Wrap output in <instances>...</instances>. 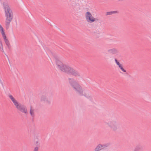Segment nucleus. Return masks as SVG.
<instances>
[{
	"instance_id": "7",
	"label": "nucleus",
	"mask_w": 151,
	"mask_h": 151,
	"mask_svg": "<svg viewBox=\"0 0 151 151\" xmlns=\"http://www.w3.org/2000/svg\"><path fill=\"white\" fill-rule=\"evenodd\" d=\"M107 125L113 130H115L118 128L117 123L116 121H113L107 123Z\"/></svg>"
},
{
	"instance_id": "1",
	"label": "nucleus",
	"mask_w": 151,
	"mask_h": 151,
	"mask_svg": "<svg viewBox=\"0 0 151 151\" xmlns=\"http://www.w3.org/2000/svg\"><path fill=\"white\" fill-rule=\"evenodd\" d=\"M5 17V23L6 29H8L10 26L11 22L12 21L13 14L9 6L6 4L4 5Z\"/></svg>"
},
{
	"instance_id": "3",
	"label": "nucleus",
	"mask_w": 151,
	"mask_h": 151,
	"mask_svg": "<svg viewBox=\"0 0 151 151\" xmlns=\"http://www.w3.org/2000/svg\"><path fill=\"white\" fill-rule=\"evenodd\" d=\"M69 82L78 95H83V94L84 92L82 87L77 82L72 79H69Z\"/></svg>"
},
{
	"instance_id": "8",
	"label": "nucleus",
	"mask_w": 151,
	"mask_h": 151,
	"mask_svg": "<svg viewBox=\"0 0 151 151\" xmlns=\"http://www.w3.org/2000/svg\"><path fill=\"white\" fill-rule=\"evenodd\" d=\"M105 146L104 145L99 144L95 147L94 151H100Z\"/></svg>"
},
{
	"instance_id": "5",
	"label": "nucleus",
	"mask_w": 151,
	"mask_h": 151,
	"mask_svg": "<svg viewBox=\"0 0 151 151\" xmlns=\"http://www.w3.org/2000/svg\"><path fill=\"white\" fill-rule=\"evenodd\" d=\"M85 16L86 21L89 23H92L97 20L89 12H86L85 14Z\"/></svg>"
},
{
	"instance_id": "4",
	"label": "nucleus",
	"mask_w": 151,
	"mask_h": 151,
	"mask_svg": "<svg viewBox=\"0 0 151 151\" xmlns=\"http://www.w3.org/2000/svg\"><path fill=\"white\" fill-rule=\"evenodd\" d=\"M9 97L18 109L25 113L27 112V109L19 103L12 95H9Z\"/></svg>"
},
{
	"instance_id": "10",
	"label": "nucleus",
	"mask_w": 151,
	"mask_h": 151,
	"mask_svg": "<svg viewBox=\"0 0 151 151\" xmlns=\"http://www.w3.org/2000/svg\"><path fill=\"white\" fill-rule=\"evenodd\" d=\"M108 52L112 54H116L118 53V51L115 49H112L108 50Z\"/></svg>"
},
{
	"instance_id": "6",
	"label": "nucleus",
	"mask_w": 151,
	"mask_h": 151,
	"mask_svg": "<svg viewBox=\"0 0 151 151\" xmlns=\"http://www.w3.org/2000/svg\"><path fill=\"white\" fill-rule=\"evenodd\" d=\"M0 32L5 43L7 45H9V42L6 37L4 29L1 24H0Z\"/></svg>"
},
{
	"instance_id": "2",
	"label": "nucleus",
	"mask_w": 151,
	"mask_h": 151,
	"mask_svg": "<svg viewBox=\"0 0 151 151\" xmlns=\"http://www.w3.org/2000/svg\"><path fill=\"white\" fill-rule=\"evenodd\" d=\"M56 65L57 68L62 72L71 74H73L74 72V70L72 68L61 61H57Z\"/></svg>"
},
{
	"instance_id": "15",
	"label": "nucleus",
	"mask_w": 151,
	"mask_h": 151,
	"mask_svg": "<svg viewBox=\"0 0 151 151\" xmlns=\"http://www.w3.org/2000/svg\"><path fill=\"white\" fill-rule=\"evenodd\" d=\"M122 70L123 72H125L126 71L123 68L122 65L119 67Z\"/></svg>"
},
{
	"instance_id": "14",
	"label": "nucleus",
	"mask_w": 151,
	"mask_h": 151,
	"mask_svg": "<svg viewBox=\"0 0 151 151\" xmlns=\"http://www.w3.org/2000/svg\"><path fill=\"white\" fill-rule=\"evenodd\" d=\"M117 13V12L116 11L107 12L106 13V14L107 15H110V14H111L114 13Z\"/></svg>"
},
{
	"instance_id": "9",
	"label": "nucleus",
	"mask_w": 151,
	"mask_h": 151,
	"mask_svg": "<svg viewBox=\"0 0 151 151\" xmlns=\"http://www.w3.org/2000/svg\"><path fill=\"white\" fill-rule=\"evenodd\" d=\"M29 113L31 116L33 117L35 115V110L34 108L31 106L30 108Z\"/></svg>"
},
{
	"instance_id": "16",
	"label": "nucleus",
	"mask_w": 151,
	"mask_h": 151,
	"mask_svg": "<svg viewBox=\"0 0 151 151\" xmlns=\"http://www.w3.org/2000/svg\"><path fill=\"white\" fill-rule=\"evenodd\" d=\"M39 149V148L37 147H35L33 151H38Z\"/></svg>"
},
{
	"instance_id": "12",
	"label": "nucleus",
	"mask_w": 151,
	"mask_h": 151,
	"mask_svg": "<svg viewBox=\"0 0 151 151\" xmlns=\"http://www.w3.org/2000/svg\"><path fill=\"white\" fill-rule=\"evenodd\" d=\"M0 50L1 51L4 52L2 43L1 40H0Z\"/></svg>"
},
{
	"instance_id": "13",
	"label": "nucleus",
	"mask_w": 151,
	"mask_h": 151,
	"mask_svg": "<svg viewBox=\"0 0 151 151\" xmlns=\"http://www.w3.org/2000/svg\"><path fill=\"white\" fill-rule=\"evenodd\" d=\"M115 61L116 64L118 65L119 68L122 65V64H120V63L116 59L115 60Z\"/></svg>"
},
{
	"instance_id": "11",
	"label": "nucleus",
	"mask_w": 151,
	"mask_h": 151,
	"mask_svg": "<svg viewBox=\"0 0 151 151\" xmlns=\"http://www.w3.org/2000/svg\"><path fill=\"white\" fill-rule=\"evenodd\" d=\"M41 101H43L46 102L47 101V98L45 96H42L40 98Z\"/></svg>"
}]
</instances>
